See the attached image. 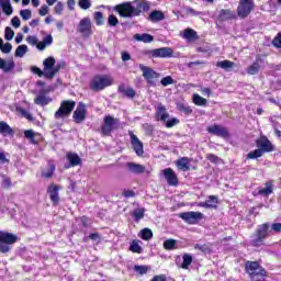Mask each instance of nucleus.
<instances>
[{"label":"nucleus","mask_w":281,"mask_h":281,"mask_svg":"<svg viewBox=\"0 0 281 281\" xmlns=\"http://www.w3.org/2000/svg\"><path fill=\"white\" fill-rule=\"evenodd\" d=\"M114 10L119 12L120 16L123 19H133V16H139L142 12H148L150 4L142 1L123 2L117 4Z\"/></svg>","instance_id":"nucleus-1"},{"label":"nucleus","mask_w":281,"mask_h":281,"mask_svg":"<svg viewBox=\"0 0 281 281\" xmlns=\"http://www.w3.org/2000/svg\"><path fill=\"white\" fill-rule=\"evenodd\" d=\"M245 269L252 281H265L267 278V270L257 261H247Z\"/></svg>","instance_id":"nucleus-2"},{"label":"nucleus","mask_w":281,"mask_h":281,"mask_svg":"<svg viewBox=\"0 0 281 281\" xmlns=\"http://www.w3.org/2000/svg\"><path fill=\"white\" fill-rule=\"evenodd\" d=\"M269 223H263L257 227L256 233L252 235V239L250 240V245L252 247H260L263 245L265 240L269 238Z\"/></svg>","instance_id":"nucleus-3"},{"label":"nucleus","mask_w":281,"mask_h":281,"mask_svg":"<svg viewBox=\"0 0 281 281\" xmlns=\"http://www.w3.org/2000/svg\"><path fill=\"white\" fill-rule=\"evenodd\" d=\"M113 85V79L109 75H95L90 81V89L92 91H103L106 87Z\"/></svg>","instance_id":"nucleus-4"},{"label":"nucleus","mask_w":281,"mask_h":281,"mask_svg":"<svg viewBox=\"0 0 281 281\" xmlns=\"http://www.w3.org/2000/svg\"><path fill=\"white\" fill-rule=\"evenodd\" d=\"M16 240H19L16 235L0 231V254H8L12 249L11 245H14Z\"/></svg>","instance_id":"nucleus-5"},{"label":"nucleus","mask_w":281,"mask_h":281,"mask_svg":"<svg viewBox=\"0 0 281 281\" xmlns=\"http://www.w3.org/2000/svg\"><path fill=\"white\" fill-rule=\"evenodd\" d=\"M120 128V119H115L111 115H106L103 119V124L101 125V134L109 137L113 131Z\"/></svg>","instance_id":"nucleus-6"},{"label":"nucleus","mask_w":281,"mask_h":281,"mask_svg":"<svg viewBox=\"0 0 281 281\" xmlns=\"http://www.w3.org/2000/svg\"><path fill=\"white\" fill-rule=\"evenodd\" d=\"M74 109H76V101H61L59 109L55 112V120L69 117Z\"/></svg>","instance_id":"nucleus-7"},{"label":"nucleus","mask_w":281,"mask_h":281,"mask_svg":"<svg viewBox=\"0 0 281 281\" xmlns=\"http://www.w3.org/2000/svg\"><path fill=\"white\" fill-rule=\"evenodd\" d=\"M139 69L143 71V78H145L146 82H148L150 87H156V80L159 78V72L150 67L144 66V64H139Z\"/></svg>","instance_id":"nucleus-8"},{"label":"nucleus","mask_w":281,"mask_h":281,"mask_svg":"<svg viewBox=\"0 0 281 281\" xmlns=\"http://www.w3.org/2000/svg\"><path fill=\"white\" fill-rule=\"evenodd\" d=\"M254 7V0H239V4L237 7V15L240 19H247L251 14Z\"/></svg>","instance_id":"nucleus-9"},{"label":"nucleus","mask_w":281,"mask_h":281,"mask_svg":"<svg viewBox=\"0 0 281 281\" xmlns=\"http://www.w3.org/2000/svg\"><path fill=\"white\" fill-rule=\"evenodd\" d=\"M203 213L194 211L179 214V218H182V221H184V223H188V225H196L199 221H203Z\"/></svg>","instance_id":"nucleus-10"},{"label":"nucleus","mask_w":281,"mask_h":281,"mask_svg":"<svg viewBox=\"0 0 281 281\" xmlns=\"http://www.w3.org/2000/svg\"><path fill=\"white\" fill-rule=\"evenodd\" d=\"M256 146L263 155L265 153H273V150H276V147L273 146L271 140H269V138H267V136L265 135L260 136L256 140Z\"/></svg>","instance_id":"nucleus-11"},{"label":"nucleus","mask_w":281,"mask_h":281,"mask_svg":"<svg viewBox=\"0 0 281 281\" xmlns=\"http://www.w3.org/2000/svg\"><path fill=\"white\" fill-rule=\"evenodd\" d=\"M72 119L76 124H82V122L87 120V105H85V103H78V106L72 114Z\"/></svg>","instance_id":"nucleus-12"},{"label":"nucleus","mask_w":281,"mask_h":281,"mask_svg":"<svg viewBox=\"0 0 281 281\" xmlns=\"http://www.w3.org/2000/svg\"><path fill=\"white\" fill-rule=\"evenodd\" d=\"M77 32H79V34H82V36H91L93 34V31L91 30V19L83 18L82 20H80L77 26Z\"/></svg>","instance_id":"nucleus-13"},{"label":"nucleus","mask_w":281,"mask_h":281,"mask_svg":"<svg viewBox=\"0 0 281 281\" xmlns=\"http://www.w3.org/2000/svg\"><path fill=\"white\" fill-rule=\"evenodd\" d=\"M128 135L131 138L133 150L138 157H142V155H144V143H142V140H139L137 135H135L133 132H128Z\"/></svg>","instance_id":"nucleus-14"},{"label":"nucleus","mask_w":281,"mask_h":281,"mask_svg":"<svg viewBox=\"0 0 281 281\" xmlns=\"http://www.w3.org/2000/svg\"><path fill=\"white\" fill-rule=\"evenodd\" d=\"M151 58H172V48L161 47L149 52Z\"/></svg>","instance_id":"nucleus-15"},{"label":"nucleus","mask_w":281,"mask_h":281,"mask_svg":"<svg viewBox=\"0 0 281 281\" xmlns=\"http://www.w3.org/2000/svg\"><path fill=\"white\" fill-rule=\"evenodd\" d=\"M58 190H60V187L58 184H49L47 188V194H49V199L52 201L53 205H58L60 203V195H58Z\"/></svg>","instance_id":"nucleus-16"},{"label":"nucleus","mask_w":281,"mask_h":281,"mask_svg":"<svg viewBox=\"0 0 281 281\" xmlns=\"http://www.w3.org/2000/svg\"><path fill=\"white\" fill-rule=\"evenodd\" d=\"M162 175L168 183V186L177 187L179 186V178L172 168H166L162 170Z\"/></svg>","instance_id":"nucleus-17"},{"label":"nucleus","mask_w":281,"mask_h":281,"mask_svg":"<svg viewBox=\"0 0 281 281\" xmlns=\"http://www.w3.org/2000/svg\"><path fill=\"white\" fill-rule=\"evenodd\" d=\"M262 65H265V58H262L260 55H257L252 65L248 67L247 74H249V76H256L260 71Z\"/></svg>","instance_id":"nucleus-18"},{"label":"nucleus","mask_w":281,"mask_h":281,"mask_svg":"<svg viewBox=\"0 0 281 281\" xmlns=\"http://www.w3.org/2000/svg\"><path fill=\"white\" fill-rule=\"evenodd\" d=\"M207 133H210L211 135H216V137H228L229 136V132L227 131V128H225L224 126H221V125L209 126Z\"/></svg>","instance_id":"nucleus-19"},{"label":"nucleus","mask_w":281,"mask_h":281,"mask_svg":"<svg viewBox=\"0 0 281 281\" xmlns=\"http://www.w3.org/2000/svg\"><path fill=\"white\" fill-rule=\"evenodd\" d=\"M125 168L132 175H144L146 172V167L136 162H126Z\"/></svg>","instance_id":"nucleus-20"},{"label":"nucleus","mask_w":281,"mask_h":281,"mask_svg":"<svg viewBox=\"0 0 281 281\" xmlns=\"http://www.w3.org/2000/svg\"><path fill=\"white\" fill-rule=\"evenodd\" d=\"M14 67H16V64H14V59L5 60L0 57V69L4 74H10V71H13Z\"/></svg>","instance_id":"nucleus-21"},{"label":"nucleus","mask_w":281,"mask_h":281,"mask_svg":"<svg viewBox=\"0 0 281 281\" xmlns=\"http://www.w3.org/2000/svg\"><path fill=\"white\" fill-rule=\"evenodd\" d=\"M156 115L159 117L160 122H166L168 117H170V114L166 111V105L161 103L157 105Z\"/></svg>","instance_id":"nucleus-22"},{"label":"nucleus","mask_w":281,"mask_h":281,"mask_svg":"<svg viewBox=\"0 0 281 281\" xmlns=\"http://www.w3.org/2000/svg\"><path fill=\"white\" fill-rule=\"evenodd\" d=\"M218 19L220 21H232V19H236V13L229 9H222Z\"/></svg>","instance_id":"nucleus-23"},{"label":"nucleus","mask_w":281,"mask_h":281,"mask_svg":"<svg viewBox=\"0 0 281 281\" xmlns=\"http://www.w3.org/2000/svg\"><path fill=\"white\" fill-rule=\"evenodd\" d=\"M67 159L69 161L70 165L65 166V168H74L76 166H80V156H78V154H74V153H68L67 154Z\"/></svg>","instance_id":"nucleus-24"},{"label":"nucleus","mask_w":281,"mask_h":281,"mask_svg":"<svg viewBox=\"0 0 281 281\" xmlns=\"http://www.w3.org/2000/svg\"><path fill=\"white\" fill-rule=\"evenodd\" d=\"M119 93L125 95V98L133 99L136 95V92L133 88L126 87L124 85L119 86Z\"/></svg>","instance_id":"nucleus-25"},{"label":"nucleus","mask_w":281,"mask_h":281,"mask_svg":"<svg viewBox=\"0 0 281 281\" xmlns=\"http://www.w3.org/2000/svg\"><path fill=\"white\" fill-rule=\"evenodd\" d=\"M43 65H44V75H45V78H47V74H49L54 65H56V59L54 57H47L46 59H44Z\"/></svg>","instance_id":"nucleus-26"},{"label":"nucleus","mask_w":281,"mask_h":281,"mask_svg":"<svg viewBox=\"0 0 281 281\" xmlns=\"http://www.w3.org/2000/svg\"><path fill=\"white\" fill-rule=\"evenodd\" d=\"M134 38L139 43H153L155 41V37L148 33H143V34L137 33L134 35Z\"/></svg>","instance_id":"nucleus-27"},{"label":"nucleus","mask_w":281,"mask_h":281,"mask_svg":"<svg viewBox=\"0 0 281 281\" xmlns=\"http://www.w3.org/2000/svg\"><path fill=\"white\" fill-rule=\"evenodd\" d=\"M0 8L2 9V12L7 14V16H11L12 12H14L10 0H0Z\"/></svg>","instance_id":"nucleus-28"},{"label":"nucleus","mask_w":281,"mask_h":281,"mask_svg":"<svg viewBox=\"0 0 281 281\" xmlns=\"http://www.w3.org/2000/svg\"><path fill=\"white\" fill-rule=\"evenodd\" d=\"M54 172H56V165H54V162H48L47 169L42 171V177H44V179H52Z\"/></svg>","instance_id":"nucleus-29"},{"label":"nucleus","mask_w":281,"mask_h":281,"mask_svg":"<svg viewBox=\"0 0 281 281\" xmlns=\"http://www.w3.org/2000/svg\"><path fill=\"white\" fill-rule=\"evenodd\" d=\"M145 214H146V209H144V207L135 209L132 212V216H133L135 223H139L142 221V218H144Z\"/></svg>","instance_id":"nucleus-30"},{"label":"nucleus","mask_w":281,"mask_h":281,"mask_svg":"<svg viewBox=\"0 0 281 281\" xmlns=\"http://www.w3.org/2000/svg\"><path fill=\"white\" fill-rule=\"evenodd\" d=\"M183 38H186V41H196V38H199V35L196 34V31L192 29H187L184 30Z\"/></svg>","instance_id":"nucleus-31"},{"label":"nucleus","mask_w":281,"mask_h":281,"mask_svg":"<svg viewBox=\"0 0 281 281\" xmlns=\"http://www.w3.org/2000/svg\"><path fill=\"white\" fill-rule=\"evenodd\" d=\"M165 19H166V15L161 11L156 10L149 14V20L153 22L164 21Z\"/></svg>","instance_id":"nucleus-32"},{"label":"nucleus","mask_w":281,"mask_h":281,"mask_svg":"<svg viewBox=\"0 0 281 281\" xmlns=\"http://www.w3.org/2000/svg\"><path fill=\"white\" fill-rule=\"evenodd\" d=\"M34 102L40 106H47V104L52 102V99L45 97V94H40L34 99Z\"/></svg>","instance_id":"nucleus-33"},{"label":"nucleus","mask_w":281,"mask_h":281,"mask_svg":"<svg viewBox=\"0 0 281 281\" xmlns=\"http://www.w3.org/2000/svg\"><path fill=\"white\" fill-rule=\"evenodd\" d=\"M188 164H190V159L188 157H182L177 160V166L180 170H190V166H188Z\"/></svg>","instance_id":"nucleus-34"},{"label":"nucleus","mask_w":281,"mask_h":281,"mask_svg":"<svg viewBox=\"0 0 281 281\" xmlns=\"http://www.w3.org/2000/svg\"><path fill=\"white\" fill-rule=\"evenodd\" d=\"M259 194H261V196H269V194H273V183L266 182V188L260 189Z\"/></svg>","instance_id":"nucleus-35"},{"label":"nucleus","mask_w":281,"mask_h":281,"mask_svg":"<svg viewBox=\"0 0 281 281\" xmlns=\"http://www.w3.org/2000/svg\"><path fill=\"white\" fill-rule=\"evenodd\" d=\"M12 133H14L12 131V127H10V125H8L5 122L1 121L0 122V135H12Z\"/></svg>","instance_id":"nucleus-36"},{"label":"nucleus","mask_w":281,"mask_h":281,"mask_svg":"<svg viewBox=\"0 0 281 281\" xmlns=\"http://www.w3.org/2000/svg\"><path fill=\"white\" fill-rule=\"evenodd\" d=\"M182 260L181 269H190V265H192V255L184 254L182 256Z\"/></svg>","instance_id":"nucleus-37"},{"label":"nucleus","mask_w":281,"mask_h":281,"mask_svg":"<svg viewBox=\"0 0 281 281\" xmlns=\"http://www.w3.org/2000/svg\"><path fill=\"white\" fill-rule=\"evenodd\" d=\"M216 67H220L221 69H225V71H229L232 67H234V61L231 60H222L216 63Z\"/></svg>","instance_id":"nucleus-38"},{"label":"nucleus","mask_w":281,"mask_h":281,"mask_svg":"<svg viewBox=\"0 0 281 281\" xmlns=\"http://www.w3.org/2000/svg\"><path fill=\"white\" fill-rule=\"evenodd\" d=\"M207 207L212 210H216V205L218 204V196L216 195H210L209 199L206 200Z\"/></svg>","instance_id":"nucleus-39"},{"label":"nucleus","mask_w":281,"mask_h":281,"mask_svg":"<svg viewBox=\"0 0 281 281\" xmlns=\"http://www.w3.org/2000/svg\"><path fill=\"white\" fill-rule=\"evenodd\" d=\"M164 249H166L167 251H172V249H177V240H175V239L165 240Z\"/></svg>","instance_id":"nucleus-40"},{"label":"nucleus","mask_w":281,"mask_h":281,"mask_svg":"<svg viewBox=\"0 0 281 281\" xmlns=\"http://www.w3.org/2000/svg\"><path fill=\"white\" fill-rule=\"evenodd\" d=\"M27 52V45L23 44L16 47L15 49V57L16 58H23Z\"/></svg>","instance_id":"nucleus-41"},{"label":"nucleus","mask_w":281,"mask_h":281,"mask_svg":"<svg viewBox=\"0 0 281 281\" xmlns=\"http://www.w3.org/2000/svg\"><path fill=\"white\" fill-rule=\"evenodd\" d=\"M140 238L143 240H150L153 238V231L150 228H143L140 231Z\"/></svg>","instance_id":"nucleus-42"},{"label":"nucleus","mask_w":281,"mask_h":281,"mask_svg":"<svg viewBox=\"0 0 281 281\" xmlns=\"http://www.w3.org/2000/svg\"><path fill=\"white\" fill-rule=\"evenodd\" d=\"M193 102L196 106H205L207 104V100L199 94H193Z\"/></svg>","instance_id":"nucleus-43"},{"label":"nucleus","mask_w":281,"mask_h":281,"mask_svg":"<svg viewBox=\"0 0 281 281\" xmlns=\"http://www.w3.org/2000/svg\"><path fill=\"white\" fill-rule=\"evenodd\" d=\"M60 67H61V64L54 65L50 72H46V78L48 80H52L54 78V76H56V74H58V71H60Z\"/></svg>","instance_id":"nucleus-44"},{"label":"nucleus","mask_w":281,"mask_h":281,"mask_svg":"<svg viewBox=\"0 0 281 281\" xmlns=\"http://www.w3.org/2000/svg\"><path fill=\"white\" fill-rule=\"evenodd\" d=\"M130 251H133V254H142V246H139V243L137 240H133L131 243Z\"/></svg>","instance_id":"nucleus-45"},{"label":"nucleus","mask_w":281,"mask_h":281,"mask_svg":"<svg viewBox=\"0 0 281 281\" xmlns=\"http://www.w3.org/2000/svg\"><path fill=\"white\" fill-rule=\"evenodd\" d=\"M1 186L4 190H10V187L12 186V179H10L8 176H2Z\"/></svg>","instance_id":"nucleus-46"},{"label":"nucleus","mask_w":281,"mask_h":281,"mask_svg":"<svg viewBox=\"0 0 281 281\" xmlns=\"http://www.w3.org/2000/svg\"><path fill=\"white\" fill-rule=\"evenodd\" d=\"M262 153L257 148L250 153L247 154L246 158L248 159H259V157H262Z\"/></svg>","instance_id":"nucleus-47"},{"label":"nucleus","mask_w":281,"mask_h":281,"mask_svg":"<svg viewBox=\"0 0 281 281\" xmlns=\"http://www.w3.org/2000/svg\"><path fill=\"white\" fill-rule=\"evenodd\" d=\"M94 21H95L97 25L104 24V15L102 14V12H100V11L94 12Z\"/></svg>","instance_id":"nucleus-48"},{"label":"nucleus","mask_w":281,"mask_h":281,"mask_svg":"<svg viewBox=\"0 0 281 281\" xmlns=\"http://www.w3.org/2000/svg\"><path fill=\"white\" fill-rule=\"evenodd\" d=\"M120 20H117V16H115L114 14L109 15L108 18V25H110V27H115L116 25H119Z\"/></svg>","instance_id":"nucleus-49"},{"label":"nucleus","mask_w":281,"mask_h":281,"mask_svg":"<svg viewBox=\"0 0 281 281\" xmlns=\"http://www.w3.org/2000/svg\"><path fill=\"white\" fill-rule=\"evenodd\" d=\"M20 16H22L23 21H30L32 19V11L30 9L21 10Z\"/></svg>","instance_id":"nucleus-50"},{"label":"nucleus","mask_w":281,"mask_h":281,"mask_svg":"<svg viewBox=\"0 0 281 281\" xmlns=\"http://www.w3.org/2000/svg\"><path fill=\"white\" fill-rule=\"evenodd\" d=\"M4 38L5 41H12L14 38V31L9 26L4 30Z\"/></svg>","instance_id":"nucleus-51"},{"label":"nucleus","mask_w":281,"mask_h":281,"mask_svg":"<svg viewBox=\"0 0 281 281\" xmlns=\"http://www.w3.org/2000/svg\"><path fill=\"white\" fill-rule=\"evenodd\" d=\"M178 109H179V111H181V113H184V115H192L191 106H187L186 104H179Z\"/></svg>","instance_id":"nucleus-52"},{"label":"nucleus","mask_w":281,"mask_h":281,"mask_svg":"<svg viewBox=\"0 0 281 281\" xmlns=\"http://www.w3.org/2000/svg\"><path fill=\"white\" fill-rule=\"evenodd\" d=\"M194 249H199L202 254H210V246L207 244H195Z\"/></svg>","instance_id":"nucleus-53"},{"label":"nucleus","mask_w":281,"mask_h":281,"mask_svg":"<svg viewBox=\"0 0 281 281\" xmlns=\"http://www.w3.org/2000/svg\"><path fill=\"white\" fill-rule=\"evenodd\" d=\"M78 5L81 10H89L91 8V0H79Z\"/></svg>","instance_id":"nucleus-54"},{"label":"nucleus","mask_w":281,"mask_h":281,"mask_svg":"<svg viewBox=\"0 0 281 281\" xmlns=\"http://www.w3.org/2000/svg\"><path fill=\"white\" fill-rule=\"evenodd\" d=\"M160 83L162 85V87H168L170 85H175V79H172V77L170 76H167L160 80Z\"/></svg>","instance_id":"nucleus-55"},{"label":"nucleus","mask_w":281,"mask_h":281,"mask_svg":"<svg viewBox=\"0 0 281 281\" xmlns=\"http://www.w3.org/2000/svg\"><path fill=\"white\" fill-rule=\"evenodd\" d=\"M134 271H136V273H139L140 276H144V274L148 273V267L147 266H135Z\"/></svg>","instance_id":"nucleus-56"},{"label":"nucleus","mask_w":281,"mask_h":281,"mask_svg":"<svg viewBox=\"0 0 281 281\" xmlns=\"http://www.w3.org/2000/svg\"><path fill=\"white\" fill-rule=\"evenodd\" d=\"M179 124V119L172 117L166 121V127L167 128H172V126H177Z\"/></svg>","instance_id":"nucleus-57"},{"label":"nucleus","mask_w":281,"mask_h":281,"mask_svg":"<svg viewBox=\"0 0 281 281\" xmlns=\"http://www.w3.org/2000/svg\"><path fill=\"white\" fill-rule=\"evenodd\" d=\"M0 49L2 54H10V52H12V44L10 43L2 44V46H0Z\"/></svg>","instance_id":"nucleus-58"},{"label":"nucleus","mask_w":281,"mask_h":281,"mask_svg":"<svg viewBox=\"0 0 281 281\" xmlns=\"http://www.w3.org/2000/svg\"><path fill=\"white\" fill-rule=\"evenodd\" d=\"M24 137H25L26 139H30L31 144H35V142H34V131H32V130H26V131L24 132Z\"/></svg>","instance_id":"nucleus-59"},{"label":"nucleus","mask_w":281,"mask_h":281,"mask_svg":"<svg viewBox=\"0 0 281 281\" xmlns=\"http://www.w3.org/2000/svg\"><path fill=\"white\" fill-rule=\"evenodd\" d=\"M184 10H186V14H190L191 16H199V15H201V12L192 9L191 7H186Z\"/></svg>","instance_id":"nucleus-60"},{"label":"nucleus","mask_w":281,"mask_h":281,"mask_svg":"<svg viewBox=\"0 0 281 281\" xmlns=\"http://www.w3.org/2000/svg\"><path fill=\"white\" fill-rule=\"evenodd\" d=\"M206 159L211 161V164H218V161H221V158L214 154H207Z\"/></svg>","instance_id":"nucleus-61"},{"label":"nucleus","mask_w":281,"mask_h":281,"mask_svg":"<svg viewBox=\"0 0 281 281\" xmlns=\"http://www.w3.org/2000/svg\"><path fill=\"white\" fill-rule=\"evenodd\" d=\"M63 10H65V4L63 2H57L55 5V14H63Z\"/></svg>","instance_id":"nucleus-62"},{"label":"nucleus","mask_w":281,"mask_h":281,"mask_svg":"<svg viewBox=\"0 0 281 281\" xmlns=\"http://www.w3.org/2000/svg\"><path fill=\"white\" fill-rule=\"evenodd\" d=\"M272 43H273L274 47H278V48L281 47V33H279V34L277 35V37L273 40Z\"/></svg>","instance_id":"nucleus-63"},{"label":"nucleus","mask_w":281,"mask_h":281,"mask_svg":"<svg viewBox=\"0 0 281 281\" xmlns=\"http://www.w3.org/2000/svg\"><path fill=\"white\" fill-rule=\"evenodd\" d=\"M150 281H167L166 274L154 276Z\"/></svg>","instance_id":"nucleus-64"}]
</instances>
